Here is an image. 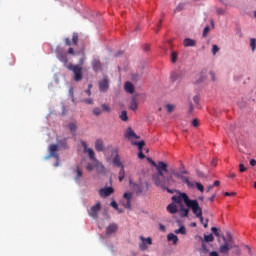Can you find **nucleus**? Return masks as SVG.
<instances>
[{
    "label": "nucleus",
    "instance_id": "61",
    "mask_svg": "<svg viewBox=\"0 0 256 256\" xmlns=\"http://www.w3.org/2000/svg\"><path fill=\"white\" fill-rule=\"evenodd\" d=\"M138 159H145V154L143 153V150H140L138 153Z\"/></svg>",
    "mask_w": 256,
    "mask_h": 256
},
{
    "label": "nucleus",
    "instance_id": "7",
    "mask_svg": "<svg viewBox=\"0 0 256 256\" xmlns=\"http://www.w3.org/2000/svg\"><path fill=\"white\" fill-rule=\"evenodd\" d=\"M193 215L199 219L200 223H204L203 218V208L199 205V201L197 200L196 203L193 205V207L190 208Z\"/></svg>",
    "mask_w": 256,
    "mask_h": 256
},
{
    "label": "nucleus",
    "instance_id": "18",
    "mask_svg": "<svg viewBox=\"0 0 256 256\" xmlns=\"http://www.w3.org/2000/svg\"><path fill=\"white\" fill-rule=\"evenodd\" d=\"M95 163L97 173H100V175H105L107 173V168H105V166L99 162V160H96Z\"/></svg>",
    "mask_w": 256,
    "mask_h": 256
},
{
    "label": "nucleus",
    "instance_id": "8",
    "mask_svg": "<svg viewBox=\"0 0 256 256\" xmlns=\"http://www.w3.org/2000/svg\"><path fill=\"white\" fill-rule=\"evenodd\" d=\"M227 235H228V240H227V238H225V236H222L224 244L220 245V248H219L220 253H229V251H231V247H229V243H232L233 237L231 236V233H229V232L227 233Z\"/></svg>",
    "mask_w": 256,
    "mask_h": 256
},
{
    "label": "nucleus",
    "instance_id": "51",
    "mask_svg": "<svg viewBox=\"0 0 256 256\" xmlns=\"http://www.w3.org/2000/svg\"><path fill=\"white\" fill-rule=\"evenodd\" d=\"M211 231L215 235V237H220L219 229L217 227H212Z\"/></svg>",
    "mask_w": 256,
    "mask_h": 256
},
{
    "label": "nucleus",
    "instance_id": "23",
    "mask_svg": "<svg viewBox=\"0 0 256 256\" xmlns=\"http://www.w3.org/2000/svg\"><path fill=\"white\" fill-rule=\"evenodd\" d=\"M184 47H195L197 45V41L191 38H185L183 41Z\"/></svg>",
    "mask_w": 256,
    "mask_h": 256
},
{
    "label": "nucleus",
    "instance_id": "24",
    "mask_svg": "<svg viewBox=\"0 0 256 256\" xmlns=\"http://www.w3.org/2000/svg\"><path fill=\"white\" fill-rule=\"evenodd\" d=\"M180 179H181V181H182L183 183H186V185H187V187H189V189L195 188V183H194V182H191V181L189 180V177L182 175V177H181Z\"/></svg>",
    "mask_w": 256,
    "mask_h": 256
},
{
    "label": "nucleus",
    "instance_id": "33",
    "mask_svg": "<svg viewBox=\"0 0 256 256\" xmlns=\"http://www.w3.org/2000/svg\"><path fill=\"white\" fill-rule=\"evenodd\" d=\"M119 119H121V121H129V116H127V111H122L119 115Z\"/></svg>",
    "mask_w": 256,
    "mask_h": 256
},
{
    "label": "nucleus",
    "instance_id": "54",
    "mask_svg": "<svg viewBox=\"0 0 256 256\" xmlns=\"http://www.w3.org/2000/svg\"><path fill=\"white\" fill-rule=\"evenodd\" d=\"M216 13H217V15H224V14H225V9H223V8H217V9H216Z\"/></svg>",
    "mask_w": 256,
    "mask_h": 256
},
{
    "label": "nucleus",
    "instance_id": "56",
    "mask_svg": "<svg viewBox=\"0 0 256 256\" xmlns=\"http://www.w3.org/2000/svg\"><path fill=\"white\" fill-rule=\"evenodd\" d=\"M123 206H124L126 209H131V200H126V203H124Z\"/></svg>",
    "mask_w": 256,
    "mask_h": 256
},
{
    "label": "nucleus",
    "instance_id": "19",
    "mask_svg": "<svg viewBox=\"0 0 256 256\" xmlns=\"http://www.w3.org/2000/svg\"><path fill=\"white\" fill-rule=\"evenodd\" d=\"M181 79H183V75L181 73H179V71H173L170 74V80L172 81V83H175L176 81H181Z\"/></svg>",
    "mask_w": 256,
    "mask_h": 256
},
{
    "label": "nucleus",
    "instance_id": "37",
    "mask_svg": "<svg viewBox=\"0 0 256 256\" xmlns=\"http://www.w3.org/2000/svg\"><path fill=\"white\" fill-rule=\"evenodd\" d=\"M58 145H60V147H62L63 149H67V138L59 140Z\"/></svg>",
    "mask_w": 256,
    "mask_h": 256
},
{
    "label": "nucleus",
    "instance_id": "40",
    "mask_svg": "<svg viewBox=\"0 0 256 256\" xmlns=\"http://www.w3.org/2000/svg\"><path fill=\"white\" fill-rule=\"evenodd\" d=\"M92 113L96 117H99V115H101L103 113V110H101V108H99V107H96V108L93 109Z\"/></svg>",
    "mask_w": 256,
    "mask_h": 256
},
{
    "label": "nucleus",
    "instance_id": "45",
    "mask_svg": "<svg viewBox=\"0 0 256 256\" xmlns=\"http://www.w3.org/2000/svg\"><path fill=\"white\" fill-rule=\"evenodd\" d=\"M196 189H198L200 193H203V191H205V187L200 182H196Z\"/></svg>",
    "mask_w": 256,
    "mask_h": 256
},
{
    "label": "nucleus",
    "instance_id": "42",
    "mask_svg": "<svg viewBox=\"0 0 256 256\" xmlns=\"http://www.w3.org/2000/svg\"><path fill=\"white\" fill-rule=\"evenodd\" d=\"M101 108H102V111H104L105 113H111V107H109V105L102 104Z\"/></svg>",
    "mask_w": 256,
    "mask_h": 256
},
{
    "label": "nucleus",
    "instance_id": "35",
    "mask_svg": "<svg viewBox=\"0 0 256 256\" xmlns=\"http://www.w3.org/2000/svg\"><path fill=\"white\" fill-rule=\"evenodd\" d=\"M118 179L120 183L125 179V166H122V168L120 169Z\"/></svg>",
    "mask_w": 256,
    "mask_h": 256
},
{
    "label": "nucleus",
    "instance_id": "63",
    "mask_svg": "<svg viewBox=\"0 0 256 256\" xmlns=\"http://www.w3.org/2000/svg\"><path fill=\"white\" fill-rule=\"evenodd\" d=\"M159 229H160V231H162L163 233H165V231H167V228H166L165 225H163V224H159Z\"/></svg>",
    "mask_w": 256,
    "mask_h": 256
},
{
    "label": "nucleus",
    "instance_id": "53",
    "mask_svg": "<svg viewBox=\"0 0 256 256\" xmlns=\"http://www.w3.org/2000/svg\"><path fill=\"white\" fill-rule=\"evenodd\" d=\"M86 105H93V98H87L82 100Z\"/></svg>",
    "mask_w": 256,
    "mask_h": 256
},
{
    "label": "nucleus",
    "instance_id": "10",
    "mask_svg": "<svg viewBox=\"0 0 256 256\" xmlns=\"http://www.w3.org/2000/svg\"><path fill=\"white\" fill-rule=\"evenodd\" d=\"M101 211V202H97L94 206H92L88 210L89 217H92V219H97L99 217V212Z\"/></svg>",
    "mask_w": 256,
    "mask_h": 256
},
{
    "label": "nucleus",
    "instance_id": "4",
    "mask_svg": "<svg viewBox=\"0 0 256 256\" xmlns=\"http://www.w3.org/2000/svg\"><path fill=\"white\" fill-rule=\"evenodd\" d=\"M129 186L134 193H136L137 197H140V195H145L147 191H149V182H140V183H135L133 182V179L129 178Z\"/></svg>",
    "mask_w": 256,
    "mask_h": 256
},
{
    "label": "nucleus",
    "instance_id": "1",
    "mask_svg": "<svg viewBox=\"0 0 256 256\" xmlns=\"http://www.w3.org/2000/svg\"><path fill=\"white\" fill-rule=\"evenodd\" d=\"M151 165L155 167L157 173L152 175V181L156 187H160L162 191H167L170 195L175 193V189H171V185H174L175 179H173V174H169V169H167V163L163 161H158L157 163L152 159H148Z\"/></svg>",
    "mask_w": 256,
    "mask_h": 256
},
{
    "label": "nucleus",
    "instance_id": "36",
    "mask_svg": "<svg viewBox=\"0 0 256 256\" xmlns=\"http://www.w3.org/2000/svg\"><path fill=\"white\" fill-rule=\"evenodd\" d=\"M183 9H185V3H179L174 9V13H180Z\"/></svg>",
    "mask_w": 256,
    "mask_h": 256
},
{
    "label": "nucleus",
    "instance_id": "39",
    "mask_svg": "<svg viewBox=\"0 0 256 256\" xmlns=\"http://www.w3.org/2000/svg\"><path fill=\"white\" fill-rule=\"evenodd\" d=\"M91 89H93V84H88V89H86L83 94L87 97H91Z\"/></svg>",
    "mask_w": 256,
    "mask_h": 256
},
{
    "label": "nucleus",
    "instance_id": "22",
    "mask_svg": "<svg viewBox=\"0 0 256 256\" xmlns=\"http://www.w3.org/2000/svg\"><path fill=\"white\" fill-rule=\"evenodd\" d=\"M95 149H96V151H98L99 153L105 151V146L103 145V140L97 139V140L95 141Z\"/></svg>",
    "mask_w": 256,
    "mask_h": 256
},
{
    "label": "nucleus",
    "instance_id": "34",
    "mask_svg": "<svg viewBox=\"0 0 256 256\" xmlns=\"http://www.w3.org/2000/svg\"><path fill=\"white\" fill-rule=\"evenodd\" d=\"M68 129L72 133V135H75V131H77V124L73 122L68 124Z\"/></svg>",
    "mask_w": 256,
    "mask_h": 256
},
{
    "label": "nucleus",
    "instance_id": "6",
    "mask_svg": "<svg viewBox=\"0 0 256 256\" xmlns=\"http://www.w3.org/2000/svg\"><path fill=\"white\" fill-rule=\"evenodd\" d=\"M67 69L74 73V81H76V83H79V81L83 79V68L81 66L69 64Z\"/></svg>",
    "mask_w": 256,
    "mask_h": 256
},
{
    "label": "nucleus",
    "instance_id": "28",
    "mask_svg": "<svg viewBox=\"0 0 256 256\" xmlns=\"http://www.w3.org/2000/svg\"><path fill=\"white\" fill-rule=\"evenodd\" d=\"M138 107H139V103H137V99L135 97H133L130 102L131 111H137Z\"/></svg>",
    "mask_w": 256,
    "mask_h": 256
},
{
    "label": "nucleus",
    "instance_id": "47",
    "mask_svg": "<svg viewBox=\"0 0 256 256\" xmlns=\"http://www.w3.org/2000/svg\"><path fill=\"white\" fill-rule=\"evenodd\" d=\"M219 46H217V44H214L212 46V55H217V53H219Z\"/></svg>",
    "mask_w": 256,
    "mask_h": 256
},
{
    "label": "nucleus",
    "instance_id": "5",
    "mask_svg": "<svg viewBox=\"0 0 256 256\" xmlns=\"http://www.w3.org/2000/svg\"><path fill=\"white\" fill-rule=\"evenodd\" d=\"M49 154L45 156V159H51L53 157L56 159V163L54 164V167H59V145L57 144H50L48 147Z\"/></svg>",
    "mask_w": 256,
    "mask_h": 256
},
{
    "label": "nucleus",
    "instance_id": "57",
    "mask_svg": "<svg viewBox=\"0 0 256 256\" xmlns=\"http://www.w3.org/2000/svg\"><path fill=\"white\" fill-rule=\"evenodd\" d=\"M236 35H237V37H243V32H241V28H239V27H237L236 28Z\"/></svg>",
    "mask_w": 256,
    "mask_h": 256
},
{
    "label": "nucleus",
    "instance_id": "14",
    "mask_svg": "<svg viewBox=\"0 0 256 256\" xmlns=\"http://www.w3.org/2000/svg\"><path fill=\"white\" fill-rule=\"evenodd\" d=\"M113 193H115V189H113V187L109 186V187H104L101 188L99 190V195L100 197H102L103 199L109 197L110 195H113Z\"/></svg>",
    "mask_w": 256,
    "mask_h": 256
},
{
    "label": "nucleus",
    "instance_id": "12",
    "mask_svg": "<svg viewBox=\"0 0 256 256\" xmlns=\"http://www.w3.org/2000/svg\"><path fill=\"white\" fill-rule=\"evenodd\" d=\"M98 87L101 93H107V91H109V78L107 76H103V79L98 83Z\"/></svg>",
    "mask_w": 256,
    "mask_h": 256
},
{
    "label": "nucleus",
    "instance_id": "20",
    "mask_svg": "<svg viewBox=\"0 0 256 256\" xmlns=\"http://www.w3.org/2000/svg\"><path fill=\"white\" fill-rule=\"evenodd\" d=\"M126 139H139V136L133 131L131 127H128L125 132Z\"/></svg>",
    "mask_w": 256,
    "mask_h": 256
},
{
    "label": "nucleus",
    "instance_id": "3",
    "mask_svg": "<svg viewBox=\"0 0 256 256\" xmlns=\"http://www.w3.org/2000/svg\"><path fill=\"white\" fill-rule=\"evenodd\" d=\"M172 201L177 203V205H180V207H183L184 203L186 207H189V209H191L193 205L197 203V199H190L189 195H187L185 192L172 196Z\"/></svg>",
    "mask_w": 256,
    "mask_h": 256
},
{
    "label": "nucleus",
    "instance_id": "9",
    "mask_svg": "<svg viewBox=\"0 0 256 256\" xmlns=\"http://www.w3.org/2000/svg\"><path fill=\"white\" fill-rule=\"evenodd\" d=\"M56 57L58 61H60V63H63L65 65V67H69V65H67V63H69V60L67 59V52H65L63 48H56Z\"/></svg>",
    "mask_w": 256,
    "mask_h": 256
},
{
    "label": "nucleus",
    "instance_id": "58",
    "mask_svg": "<svg viewBox=\"0 0 256 256\" xmlns=\"http://www.w3.org/2000/svg\"><path fill=\"white\" fill-rule=\"evenodd\" d=\"M87 171H93V169H95V166L91 163H88L86 166Z\"/></svg>",
    "mask_w": 256,
    "mask_h": 256
},
{
    "label": "nucleus",
    "instance_id": "55",
    "mask_svg": "<svg viewBox=\"0 0 256 256\" xmlns=\"http://www.w3.org/2000/svg\"><path fill=\"white\" fill-rule=\"evenodd\" d=\"M192 127H199V120L197 118L192 120Z\"/></svg>",
    "mask_w": 256,
    "mask_h": 256
},
{
    "label": "nucleus",
    "instance_id": "44",
    "mask_svg": "<svg viewBox=\"0 0 256 256\" xmlns=\"http://www.w3.org/2000/svg\"><path fill=\"white\" fill-rule=\"evenodd\" d=\"M165 107L168 113H173V110L175 109V105L173 104H166Z\"/></svg>",
    "mask_w": 256,
    "mask_h": 256
},
{
    "label": "nucleus",
    "instance_id": "32",
    "mask_svg": "<svg viewBox=\"0 0 256 256\" xmlns=\"http://www.w3.org/2000/svg\"><path fill=\"white\" fill-rule=\"evenodd\" d=\"M174 233H176V235H187V230L185 229V226H181L179 229H176Z\"/></svg>",
    "mask_w": 256,
    "mask_h": 256
},
{
    "label": "nucleus",
    "instance_id": "48",
    "mask_svg": "<svg viewBox=\"0 0 256 256\" xmlns=\"http://www.w3.org/2000/svg\"><path fill=\"white\" fill-rule=\"evenodd\" d=\"M171 62L177 63V52H171Z\"/></svg>",
    "mask_w": 256,
    "mask_h": 256
},
{
    "label": "nucleus",
    "instance_id": "29",
    "mask_svg": "<svg viewBox=\"0 0 256 256\" xmlns=\"http://www.w3.org/2000/svg\"><path fill=\"white\" fill-rule=\"evenodd\" d=\"M167 211L168 213H171L172 215H175V213H177L178 209H177V205L175 204H169L167 206Z\"/></svg>",
    "mask_w": 256,
    "mask_h": 256
},
{
    "label": "nucleus",
    "instance_id": "38",
    "mask_svg": "<svg viewBox=\"0 0 256 256\" xmlns=\"http://www.w3.org/2000/svg\"><path fill=\"white\" fill-rule=\"evenodd\" d=\"M201 252L204 253V255H207V253H209V248L207 247V244H205V241H202Z\"/></svg>",
    "mask_w": 256,
    "mask_h": 256
},
{
    "label": "nucleus",
    "instance_id": "59",
    "mask_svg": "<svg viewBox=\"0 0 256 256\" xmlns=\"http://www.w3.org/2000/svg\"><path fill=\"white\" fill-rule=\"evenodd\" d=\"M239 171H240V173H243V172L247 171V168L245 167V165L239 164Z\"/></svg>",
    "mask_w": 256,
    "mask_h": 256
},
{
    "label": "nucleus",
    "instance_id": "25",
    "mask_svg": "<svg viewBox=\"0 0 256 256\" xmlns=\"http://www.w3.org/2000/svg\"><path fill=\"white\" fill-rule=\"evenodd\" d=\"M189 211H191V208H189V207L185 208L182 205L179 210L180 217H182V218L189 217Z\"/></svg>",
    "mask_w": 256,
    "mask_h": 256
},
{
    "label": "nucleus",
    "instance_id": "17",
    "mask_svg": "<svg viewBox=\"0 0 256 256\" xmlns=\"http://www.w3.org/2000/svg\"><path fill=\"white\" fill-rule=\"evenodd\" d=\"M92 68H93V71H95V73H99V71L103 69V64H101V61L99 59L94 58L92 60Z\"/></svg>",
    "mask_w": 256,
    "mask_h": 256
},
{
    "label": "nucleus",
    "instance_id": "21",
    "mask_svg": "<svg viewBox=\"0 0 256 256\" xmlns=\"http://www.w3.org/2000/svg\"><path fill=\"white\" fill-rule=\"evenodd\" d=\"M124 89L126 93H130V95H133V93H135V86L131 82H125Z\"/></svg>",
    "mask_w": 256,
    "mask_h": 256
},
{
    "label": "nucleus",
    "instance_id": "64",
    "mask_svg": "<svg viewBox=\"0 0 256 256\" xmlns=\"http://www.w3.org/2000/svg\"><path fill=\"white\" fill-rule=\"evenodd\" d=\"M250 165H251V167H255L256 166V160L255 159H251L250 160Z\"/></svg>",
    "mask_w": 256,
    "mask_h": 256
},
{
    "label": "nucleus",
    "instance_id": "31",
    "mask_svg": "<svg viewBox=\"0 0 256 256\" xmlns=\"http://www.w3.org/2000/svg\"><path fill=\"white\" fill-rule=\"evenodd\" d=\"M182 175H189V171L184 170L180 172H173V176L177 177L178 179H181Z\"/></svg>",
    "mask_w": 256,
    "mask_h": 256
},
{
    "label": "nucleus",
    "instance_id": "60",
    "mask_svg": "<svg viewBox=\"0 0 256 256\" xmlns=\"http://www.w3.org/2000/svg\"><path fill=\"white\" fill-rule=\"evenodd\" d=\"M194 110H195V107L193 106V103L190 102V103H189L188 113H193Z\"/></svg>",
    "mask_w": 256,
    "mask_h": 256
},
{
    "label": "nucleus",
    "instance_id": "46",
    "mask_svg": "<svg viewBox=\"0 0 256 256\" xmlns=\"http://www.w3.org/2000/svg\"><path fill=\"white\" fill-rule=\"evenodd\" d=\"M250 47H251L252 51H255V49H256V39L255 38L250 39Z\"/></svg>",
    "mask_w": 256,
    "mask_h": 256
},
{
    "label": "nucleus",
    "instance_id": "52",
    "mask_svg": "<svg viewBox=\"0 0 256 256\" xmlns=\"http://www.w3.org/2000/svg\"><path fill=\"white\" fill-rule=\"evenodd\" d=\"M211 31V28L209 26H206L203 30L202 37H207V34Z\"/></svg>",
    "mask_w": 256,
    "mask_h": 256
},
{
    "label": "nucleus",
    "instance_id": "16",
    "mask_svg": "<svg viewBox=\"0 0 256 256\" xmlns=\"http://www.w3.org/2000/svg\"><path fill=\"white\" fill-rule=\"evenodd\" d=\"M74 173H75L74 181L79 185L81 183V179H83V170H81V168L77 166L76 169L74 170Z\"/></svg>",
    "mask_w": 256,
    "mask_h": 256
},
{
    "label": "nucleus",
    "instance_id": "15",
    "mask_svg": "<svg viewBox=\"0 0 256 256\" xmlns=\"http://www.w3.org/2000/svg\"><path fill=\"white\" fill-rule=\"evenodd\" d=\"M119 230V226L116 223H111L109 226L106 227L105 235L106 237H111V235H115Z\"/></svg>",
    "mask_w": 256,
    "mask_h": 256
},
{
    "label": "nucleus",
    "instance_id": "27",
    "mask_svg": "<svg viewBox=\"0 0 256 256\" xmlns=\"http://www.w3.org/2000/svg\"><path fill=\"white\" fill-rule=\"evenodd\" d=\"M167 240L172 241L173 245H177V243L179 242V238L173 233H169L167 235Z\"/></svg>",
    "mask_w": 256,
    "mask_h": 256
},
{
    "label": "nucleus",
    "instance_id": "49",
    "mask_svg": "<svg viewBox=\"0 0 256 256\" xmlns=\"http://www.w3.org/2000/svg\"><path fill=\"white\" fill-rule=\"evenodd\" d=\"M77 41H79V35L77 33H74L72 36V42L74 45H77Z\"/></svg>",
    "mask_w": 256,
    "mask_h": 256
},
{
    "label": "nucleus",
    "instance_id": "41",
    "mask_svg": "<svg viewBox=\"0 0 256 256\" xmlns=\"http://www.w3.org/2000/svg\"><path fill=\"white\" fill-rule=\"evenodd\" d=\"M134 145H137L139 151H143V147H145V141L135 142Z\"/></svg>",
    "mask_w": 256,
    "mask_h": 256
},
{
    "label": "nucleus",
    "instance_id": "43",
    "mask_svg": "<svg viewBox=\"0 0 256 256\" xmlns=\"http://www.w3.org/2000/svg\"><path fill=\"white\" fill-rule=\"evenodd\" d=\"M123 197L126 199V201H131L133 199V193L126 192L124 193Z\"/></svg>",
    "mask_w": 256,
    "mask_h": 256
},
{
    "label": "nucleus",
    "instance_id": "62",
    "mask_svg": "<svg viewBox=\"0 0 256 256\" xmlns=\"http://www.w3.org/2000/svg\"><path fill=\"white\" fill-rule=\"evenodd\" d=\"M193 101H194L195 105H199V95H195L193 97Z\"/></svg>",
    "mask_w": 256,
    "mask_h": 256
},
{
    "label": "nucleus",
    "instance_id": "50",
    "mask_svg": "<svg viewBox=\"0 0 256 256\" xmlns=\"http://www.w3.org/2000/svg\"><path fill=\"white\" fill-rule=\"evenodd\" d=\"M110 207H113L116 211H119V204L115 200L110 203Z\"/></svg>",
    "mask_w": 256,
    "mask_h": 256
},
{
    "label": "nucleus",
    "instance_id": "13",
    "mask_svg": "<svg viewBox=\"0 0 256 256\" xmlns=\"http://www.w3.org/2000/svg\"><path fill=\"white\" fill-rule=\"evenodd\" d=\"M81 145L84 149V153H88L89 159H91V161L96 162L97 158H95V152L93 151V149L87 147V142L81 140Z\"/></svg>",
    "mask_w": 256,
    "mask_h": 256
},
{
    "label": "nucleus",
    "instance_id": "2",
    "mask_svg": "<svg viewBox=\"0 0 256 256\" xmlns=\"http://www.w3.org/2000/svg\"><path fill=\"white\" fill-rule=\"evenodd\" d=\"M151 165L155 167L157 173L152 175V181L156 187H160L162 191H167L170 195L175 193V189H171V185H174L175 179H173V174H169V169H167V163L163 161H158L157 163L152 159H148Z\"/></svg>",
    "mask_w": 256,
    "mask_h": 256
},
{
    "label": "nucleus",
    "instance_id": "26",
    "mask_svg": "<svg viewBox=\"0 0 256 256\" xmlns=\"http://www.w3.org/2000/svg\"><path fill=\"white\" fill-rule=\"evenodd\" d=\"M112 163L115 167H121V169H123V167H125V165H123V163H121V158L119 157V154H116V156L112 160Z\"/></svg>",
    "mask_w": 256,
    "mask_h": 256
},
{
    "label": "nucleus",
    "instance_id": "30",
    "mask_svg": "<svg viewBox=\"0 0 256 256\" xmlns=\"http://www.w3.org/2000/svg\"><path fill=\"white\" fill-rule=\"evenodd\" d=\"M202 241H204V243H213V241H215V237L213 236V234H209V235L205 234L204 240Z\"/></svg>",
    "mask_w": 256,
    "mask_h": 256
},
{
    "label": "nucleus",
    "instance_id": "11",
    "mask_svg": "<svg viewBox=\"0 0 256 256\" xmlns=\"http://www.w3.org/2000/svg\"><path fill=\"white\" fill-rule=\"evenodd\" d=\"M140 240L142 241L139 244L140 251H147V249H149V246L147 245H153V240L151 239V237L145 238L143 236H140Z\"/></svg>",
    "mask_w": 256,
    "mask_h": 256
}]
</instances>
